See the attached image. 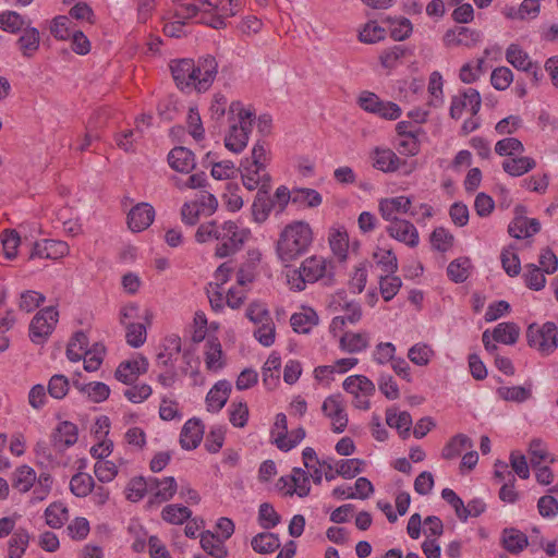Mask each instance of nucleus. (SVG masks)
I'll return each instance as SVG.
<instances>
[{
	"label": "nucleus",
	"mask_w": 558,
	"mask_h": 558,
	"mask_svg": "<svg viewBox=\"0 0 558 558\" xmlns=\"http://www.w3.org/2000/svg\"><path fill=\"white\" fill-rule=\"evenodd\" d=\"M126 329L125 338L128 344L133 348L142 347L147 337L146 325L140 322L123 325Z\"/></svg>",
	"instance_id": "62"
},
{
	"label": "nucleus",
	"mask_w": 558,
	"mask_h": 558,
	"mask_svg": "<svg viewBox=\"0 0 558 558\" xmlns=\"http://www.w3.org/2000/svg\"><path fill=\"white\" fill-rule=\"evenodd\" d=\"M472 270L471 259L469 257H459L449 264L447 274L450 279H468L472 276Z\"/></svg>",
	"instance_id": "63"
},
{
	"label": "nucleus",
	"mask_w": 558,
	"mask_h": 558,
	"mask_svg": "<svg viewBox=\"0 0 558 558\" xmlns=\"http://www.w3.org/2000/svg\"><path fill=\"white\" fill-rule=\"evenodd\" d=\"M333 260L322 255L306 257L299 268V279H331L336 276Z\"/></svg>",
	"instance_id": "11"
},
{
	"label": "nucleus",
	"mask_w": 558,
	"mask_h": 558,
	"mask_svg": "<svg viewBox=\"0 0 558 558\" xmlns=\"http://www.w3.org/2000/svg\"><path fill=\"white\" fill-rule=\"evenodd\" d=\"M361 317L362 311L360 305L349 303L343 315L332 318L329 330L333 337H338L343 331L347 323L354 325L360 322Z\"/></svg>",
	"instance_id": "36"
},
{
	"label": "nucleus",
	"mask_w": 558,
	"mask_h": 558,
	"mask_svg": "<svg viewBox=\"0 0 558 558\" xmlns=\"http://www.w3.org/2000/svg\"><path fill=\"white\" fill-rule=\"evenodd\" d=\"M481 33L464 26L449 29L444 35V44L448 48H472L481 41Z\"/></svg>",
	"instance_id": "18"
},
{
	"label": "nucleus",
	"mask_w": 558,
	"mask_h": 558,
	"mask_svg": "<svg viewBox=\"0 0 558 558\" xmlns=\"http://www.w3.org/2000/svg\"><path fill=\"white\" fill-rule=\"evenodd\" d=\"M155 209L148 203H138L128 214V226L133 232L146 230L155 219Z\"/></svg>",
	"instance_id": "21"
},
{
	"label": "nucleus",
	"mask_w": 558,
	"mask_h": 558,
	"mask_svg": "<svg viewBox=\"0 0 558 558\" xmlns=\"http://www.w3.org/2000/svg\"><path fill=\"white\" fill-rule=\"evenodd\" d=\"M357 105L362 110L389 121H395L402 114L398 104L381 100L375 93L368 90L359 95Z\"/></svg>",
	"instance_id": "8"
},
{
	"label": "nucleus",
	"mask_w": 558,
	"mask_h": 558,
	"mask_svg": "<svg viewBox=\"0 0 558 558\" xmlns=\"http://www.w3.org/2000/svg\"><path fill=\"white\" fill-rule=\"evenodd\" d=\"M277 488L283 496L296 495L304 498L311 493L310 474L301 468H293L289 476L278 480Z\"/></svg>",
	"instance_id": "12"
},
{
	"label": "nucleus",
	"mask_w": 558,
	"mask_h": 558,
	"mask_svg": "<svg viewBox=\"0 0 558 558\" xmlns=\"http://www.w3.org/2000/svg\"><path fill=\"white\" fill-rule=\"evenodd\" d=\"M269 161V150L263 143H256L250 157L242 159L240 172L243 185L250 190L266 192L270 187V175L266 167Z\"/></svg>",
	"instance_id": "4"
},
{
	"label": "nucleus",
	"mask_w": 558,
	"mask_h": 558,
	"mask_svg": "<svg viewBox=\"0 0 558 558\" xmlns=\"http://www.w3.org/2000/svg\"><path fill=\"white\" fill-rule=\"evenodd\" d=\"M181 353V338L171 335L162 344V350L157 355V365L162 367L173 366Z\"/></svg>",
	"instance_id": "33"
},
{
	"label": "nucleus",
	"mask_w": 558,
	"mask_h": 558,
	"mask_svg": "<svg viewBox=\"0 0 558 558\" xmlns=\"http://www.w3.org/2000/svg\"><path fill=\"white\" fill-rule=\"evenodd\" d=\"M520 328L511 322L500 323L493 330V339L504 344H514L518 341Z\"/></svg>",
	"instance_id": "49"
},
{
	"label": "nucleus",
	"mask_w": 558,
	"mask_h": 558,
	"mask_svg": "<svg viewBox=\"0 0 558 558\" xmlns=\"http://www.w3.org/2000/svg\"><path fill=\"white\" fill-rule=\"evenodd\" d=\"M204 436V426L197 418L187 420L180 433V445L185 450L195 449Z\"/></svg>",
	"instance_id": "26"
},
{
	"label": "nucleus",
	"mask_w": 558,
	"mask_h": 558,
	"mask_svg": "<svg viewBox=\"0 0 558 558\" xmlns=\"http://www.w3.org/2000/svg\"><path fill=\"white\" fill-rule=\"evenodd\" d=\"M169 166L178 171L189 173L195 167L193 153L185 147H174L168 155Z\"/></svg>",
	"instance_id": "32"
},
{
	"label": "nucleus",
	"mask_w": 558,
	"mask_h": 558,
	"mask_svg": "<svg viewBox=\"0 0 558 558\" xmlns=\"http://www.w3.org/2000/svg\"><path fill=\"white\" fill-rule=\"evenodd\" d=\"M229 421L234 427H244L248 420V407L246 402L232 401L228 409Z\"/></svg>",
	"instance_id": "64"
},
{
	"label": "nucleus",
	"mask_w": 558,
	"mask_h": 558,
	"mask_svg": "<svg viewBox=\"0 0 558 558\" xmlns=\"http://www.w3.org/2000/svg\"><path fill=\"white\" fill-rule=\"evenodd\" d=\"M22 35L19 37L16 44L24 57H32L39 49L40 34L39 31L31 24L21 31Z\"/></svg>",
	"instance_id": "38"
},
{
	"label": "nucleus",
	"mask_w": 558,
	"mask_h": 558,
	"mask_svg": "<svg viewBox=\"0 0 558 558\" xmlns=\"http://www.w3.org/2000/svg\"><path fill=\"white\" fill-rule=\"evenodd\" d=\"M558 268V258L551 250H544L539 255V266L530 264L526 269L531 276V279H537L544 277V275H551Z\"/></svg>",
	"instance_id": "34"
},
{
	"label": "nucleus",
	"mask_w": 558,
	"mask_h": 558,
	"mask_svg": "<svg viewBox=\"0 0 558 558\" xmlns=\"http://www.w3.org/2000/svg\"><path fill=\"white\" fill-rule=\"evenodd\" d=\"M523 206L515 207V217L508 227V232L515 239H526L533 236L541 230V223L535 218H526Z\"/></svg>",
	"instance_id": "16"
},
{
	"label": "nucleus",
	"mask_w": 558,
	"mask_h": 558,
	"mask_svg": "<svg viewBox=\"0 0 558 558\" xmlns=\"http://www.w3.org/2000/svg\"><path fill=\"white\" fill-rule=\"evenodd\" d=\"M281 359L277 352H271L262 368L263 384L268 390L275 389L280 380Z\"/></svg>",
	"instance_id": "35"
},
{
	"label": "nucleus",
	"mask_w": 558,
	"mask_h": 558,
	"mask_svg": "<svg viewBox=\"0 0 558 558\" xmlns=\"http://www.w3.org/2000/svg\"><path fill=\"white\" fill-rule=\"evenodd\" d=\"M230 281H209L207 295L213 310L221 311L227 304L228 284Z\"/></svg>",
	"instance_id": "41"
},
{
	"label": "nucleus",
	"mask_w": 558,
	"mask_h": 558,
	"mask_svg": "<svg viewBox=\"0 0 558 558\" xmlns=\"http://www.w3.org/2000/svg\"><path fill=\"white\" fill-rule=\"evenodd\" d=\"M87 345V336L83 331L75 332L66 348L68 359L72 362H78L83 357V354L86 353Z\"/></svg>",
	"instance_id": "56"
},
{
	"label": "nucleus",
	"mask_w": 558,
	"mask_h": 558,
	"mask_svg": "<svg viewBox=\"0 0 558 558\" xmlns=\"http://www.w3.org/2000/svg\"><path fill=\"white\" fill-rule=\"evenodd\" d=\"M31 21L14 11H4L0 14V28L15 34L24 29Z\"/></svg>",
	"instance_id": "52"
},
{
	"label": "nucleus",
	"mask_w": 558,
	"mask_h": 558,
	"mask_svg": "<svg viewBox=\"0 0 558 558\" xmlns=\"http://www.w3.org/2000/svg\"><path fill=\"white\" fill-rule=\"evenodd\" d=\"M241 8V0H201L199 23L215 29L223 28L227 20L236 15Z\"/></svg>",
	"instance_id": "6"
},
{
	"label": "nucleus",
	"mask_w": 558,
	"mask_h": 558,
	"mask_svg": "<svg viewBox=\"0 0 558 558\" xmlns=\"http://www.w3.org/2000/svg\"><path fill=\"white\" fill-rule=\"evenodd\" d=\"M434 356V349L425 342H417L408 350V359L417 366L428 365Z\"/></svg>",
	"instance_id": "51"
},
{
	"label": "nucleus",
	"mask_w": 558,
	"mask_h": 558,
	"mask_svg": "<svg viewBox=\"0 0 558 558\" xmlns=\"http://www.w3.org/2000/svg\"><path fill=\"white\" fill-rule=\"evenodd\" d=\"M251 545L256 553L270 554L280 547V539L275 533L263 532L253 537Z\"/></svg>",
	"instance_id": "50"
},
{
	"label": "nucleus",
	"mask_w": 558,
	"mask_h": 558,
	"mask_svg": "<svg viewBox=\"0 0 558 558\" xmlns=\"http://www.w3.org/2000/svg\"><path fill=\"white\" fill-rule=\"evenodd\" d=\"M497 393L506 401L524 402L532 396V385L500 387L497 389Z\"/></svg>",
	"instance_id": "55"
},
{
	"label": "nucleus",
	"mask_w": 558,
	"mask_h": 558,
	"mask_svg": "<svg viewBox=\"0 0 558 558\" xmlns=\"http://www.w3.org/2000/svg\"><path fill=\"white\" fill-rule=\"evenodd\" d=\"M95 487V482L92 475L87 473H77L72 476L70 481V490L76 497L83 498L88 496Z\"/></svg>",
	"instance_id": "54"
},
{
	"label": "nucleus",
	"mask_w": 558,
	"mask_h": 558,
	"mask_svg": "<svg viewBox=\"0 0 558 558\" xmlns=\"http://www.w3.org/2000/svg\"><path fill=\"white\" fill-rule=\"evenodd\" d=\"M251 231L228 220L221 223L211 220L199 225L195 233L198 243L216 241L215 256L227 258L236 254L250 239Z\"/></svg>",
	"instance_id": "1"
},
{
	"label": "nucleus",
	"mask_w": 558,
	"mask_h": 558,
	"mask_svg": "<svg viewBox=\"0 0 558 558\" xmlns=\"http://www.w3.org/2000/svg\"><path fill=\"white\" fill-rule=\"evenodd\" d=\"M148 369V362L144 356H137L134 360L122 362L117 371L116 378L126 385L132 384L142 374Z\"/></svg>",
	"instance_id": "25"
},
{
	"label": "nucleus",
	"mask_w": 558,
	"mask_h": 558,
	"mask_svg": "<svg viewBox=\"0 0 558 558\" xmlns=\"http://www.w3.org/2000/svg\"><path fill=\"white\" fill-rule=\"evenodd\" d=\"M38 476L35 470L26 464L15 469L12 475V486L22 494L28 493L35 485Z\"/></svg>",
	"instance_id": "37"
},
{
	"label": "nucleus",
	"mask_w": 558,
	"mask_h": 558,
	"mask_svg": "<svg viewBox=\"0 0 558 558\" xmlns=\"http://www.w3.org/2000/svg\"><path fill=\"white\" fill-rule=\"evenodd\" d=\"M482 106V98L480 93L469 87L463 92L452 96L450 102L449 114L452 119L459 120L463 112H469L471 116H476Z\"/></svg>",
	"instance_id": "13"
},
{
	"label": "nucleus",
	"mask_w": 558,
	"mask_h": 558,
	"mask_svg": "<svg viewBox=\"0 0 558 558\" xmlns=\"http://www.w3.org/2000/svg\"><path fill=\"white\" fill-rule=\"evenodd\" d=\"M288 432L287 416L283 413H278L275 418L274 427L270 432L272 442L278 449L282 451L291 450V445H287L284 440V434Z\"/></svg>",
	"instance_id": "57"
},
{
	"label": "nucleus",
	"mask_w": 558,
	"mask_h": 558,
	"mask_svg": "<svg viewBox=\"0 0 558 558\" xmlns=\"http://www.w3.org/2000/svg\"><path fill=\"white\" fill-rule=\"evenodd\" d=\"M204 361L206 369L218 373L226 366V356L218 338L208 337L204 344Z\"/></svg>",
	"instance_id": "24"
},
{
	"label": "nucleus",
	"mask_w": 558,
	"mask_h": 558,
	"mask_svg": "<svg viewBox=\"0 0 558 558\" xmlns=\"http://www.w3.org/2000/svg\"><path fill=\"white\" fill-rule=\"evenodd\" d=\"M45 521L51 529H61L69 520V509L61 501L50 504L44 512Z\"/></svg>",
	"instance_id": "39"
},
{
	"label": "nucleus",
	"mask_w": 558,
	"mask_h": 558,
	"mask_svg": "<svg viewBox=\"0 0 558 558\" xmlns=\"http://www.w3.org/2000/svg\"><path fill=\"white\" fill-rule=\"evenodd\" d=\"M201 546L214 558H225L228 555V550L225 546V539L215 535L210 531H206L201 534Z\"/></svg>",
	"instance_id": "43"
},
{
	"label": "nucleus",
	"mask_w": 558,
	"mask_h": 558,
	"mask_svg": "<svg viewBox=\"0 0 558 558\" xmlns=\"http://www.w3.org/2000/svg\"><path fill=\"white\" fill-rule=\"evenodd\" d=\"M70 247L66 242L61 240L45 239L34 243L29 258L58 259L68 255Z\"/></svg>",
	"instance_id": "17"
},
{
	"label": "nucleus",
	"mask_w": 558,
	"mask_h": 558,
	"mask_svg": "<svg viewBox=\"0 0 558 558\" xmlns=\"http://www.w3.org/2000/svg\"><path fill=\"white\" fill-rule=\"evenodd\" d=\"M58 318L59 313L54 307L48 306L40 310L29 324V338L32 342L35 344L45 343L54 330Z\"/></svg>",
	"instance_id": "10"
},
{
	"label": "nucleus",
	"mask_w": 558,
	"mask_h": 558,
	"mask_svg": "<svg viewBox=\"0 0 558 558\" xmlns=\"http://www.w3.org/2000/svg\"><path fill=\"white\" fill-rule=\"evenodd\" d=\"M322 202V195L314 189L298 187L292 190V204L294 205L303 208H315Z\"/></svg>",
	"instance_id": "44"
},
{
	"label": "nucleus",
	"mask_w": 558,
	"mask_h": 558,
	"mask_svg": "<svg viewBox=\"0 0 558 558\" xmlns=\"http://www.w3.org/2000/svg\"><path fill=\"white\" fill-rule=\"evenodd\" d=\"M29 542L27 531L20 529L9 541V558H22Z\"/></svg>",
	"instance_id": "61"
},
{
	"label": "nucleus",
	"mask_w": 558,
	"mask_h": 558,
	"mask_svg": "<svg viewBox=\"0 0 558 558\" xmlns=\"http://www.w3.org/2000/svg\"><path fill=\"white\" fill-rule=\"evenodd\" d=\"M386 423L396 428L401 436L407 437L412 426V417L405 411L397 413L389 409L386 412Z\"/></svg>",
	"instance_id": "53"
},
{
	"label": "nucleus",
	"mask_w": 558,
	"mask_h": 558,
	"mask_svg": "<svg viewBox=\"0 0 558 558\" xmlns=\"http://www.w3.org/2000/svg\"><path fill=\"white\" fill-rule=\"evenodd\" d=\"M427 92L429 95L428 106L439 108L444 105V80L438 71L430 73L428 78Z\"/></svg>",
	"instance_id": "47"
},
{
	"label": "nucleus",
	"mask_w": 558,
	"mask_h": 558,
	"mask_svg": "<svg viewBox=\"0 0 558 558\" xmlns=\"http://www.w3.org/2000/svg\"><path fill=\"white\" fill-rule=\"evenodd\" d=\"M472 440L464 434H458L450 438L441 451V457L446 460L458 458L463 450L472 448Z\"/></svg>",
	"instance_id": "46"
},
{
	"label": "nucleus",
	"mask_w": 558,
	"mask_h": 558,
	"mask_svg": "<svg viewBox=\"0 0 558 558\" xmlns=\"http://www.w3.org/2000/svg\"><path fill=\"white\" fill-rule=\"evenodd\" d=\"M192 515V511L181 505H167L161 511L163 521L170 524H182Z\"/></svg>",
	"instance_id": "58"
},
{
	"label": "nucleus",
	"mask_w": 558,
	"mask_h": 558,
	"mask_svg": "<svg viewBox=\"0 0 558 558\" xmlns=\"http://www.w3.org/2000/svg\"><path fill=\"white\" fill-rule=\"evenodd\" d=\"M328 243L332 254L338 258L339 264L344 263L349 252V235L345 228L342 226L330 228Z\"/></svg>",
	"instance_id": "29"
},
{
	"label": "nucleus",
	"mask_w": 558,
	"mask_h": 558,
	"mask_svg": "<svg viewBox=\"0 0 558 558\" xmlns=\"http://www.w3.org/2000/svg\"><path fill=\"white\" fill-rule=\"evenodd\" d=\"M372 165L383 172H395L400 168L401 159L390 148L376 147L371 154Z\"/></svg>",
	"instance_id": "30"
},
{
	"label": "nucleus",
	"mask_w": 558,
	"mask_h": 558,
	"mask_svg": "<svg viewBox=\"0 0 558 558\" xmlns=\"http://www.w3.org/2000/svg\"><path fill=\"white\" fill-rule=\"evenodd\" d=\"M228 113L230 126L225 137V145L229 150L239 154L247 145L255 113L240 101L231 102Z\"/></svg>",
	"instance_id": "5"
},
{
	"label": "nucleus",
	"mask_w": 558,
	"mask_h": 558,
	"mask_svg": "<svg viewBox=\"0 0 558 558\" xmlns=\"http://www.w3.org/2000/svg\"><path fill=\"white\" fill-rule=\"evenodd\" d=\"M527 536L517 529H505L502 532L504 548L511 553H521L527 546Z\"/></svg>",
	"instance_id": "45"
},
{
	"label": "nucleus",
	"mask_w": 558,
	"mask_h": 558,
	"mask_svg": "<svg viewBox=\"0 0 558 558\" xmlns=\"http://www.w3.org/2000/svg\"><path fill=\"white\" fill-rule=\"evenodd\" d=\"M342 388L353 396V405L360 410L371 408V397L374 396L376 388L374 383L364 375H351L342 383Z\"/></svg>",
	"instance_id": "9"
},
{
	"label": "nucleus",
	"mask_w": 558,
	"mask_h": 558,
	"mask_svg": "<svg viewBox=\"0 0 558 558\" xmlns=\"http://www.w3.org/2000/svg\"><path fill=\"white\" fill-rule=\"evenodd\" d=\"M231 392V384L228 380L217 381L206 396V404L208 411H220L228 401Z\"/></svg>",
	"instance_id": "31"
},
{
	"label": "nucleus",
	"mask_w": 558,
	"mask_h": 558,
	"mask_svg": "<svg viewBox=\"0 0 558 558\" xmlns=\"http://www.w3.org/2000/svg\"><path fill=\"white\" fill-rule=\"evenodd\" d=\"M33 493L31 495L29 502L32 505H36L46 500L51 492L52 487V477L48 473H41L38 476L35 485L33 486Z\"/></svg>",
	"instance_id": "59"
},
{
	"label": "nucleus",
	"mask_w": 558,
	"mask_h": 558,
	"mask_svg": "<svg viewBox=\"0 0 558 558\" xmlns=\"http://www.w3.org/2000/svg\"><path fill=\"white\" fill-rule=\"evenodd\" d=\"M387 232L391 238L410 247H415L420 241L415 226L404 219H395V221L390 222L387 227Z\"/></svg>",
	"instance_id": "22"
},
{
	"label": "nucleus",
	"mask_w": 558,
	"mask_h": 558,
	"mask_svg": "<svg viewBox=\"0 0 558 558\" xmlns=\"http://www.w3.org/2000/svg\"><path fill=\"white\" fill-rule=\"evenodd\" d=\"M149 504L160 505L173 498L178 492V483L173 476H149Z\"/></svg>",
	"instance_id": "15"
},
{
	"label": "nucleus",
	"mask_w": 558,
	"mask_h": 558,
	"mask_svg": "<svg viewBox=\"0 0 558 558\" xmlns=\"http://www.w3.org/2000/svg\"><path fill=\"white\" fill-rule=\"evenodd\" d=\"M170 69L180 89L206 92L216 78L218 63L214 57L206 56L199 58L197 63L192 59L174 60Z\"/></svg>",
	"instance_id": "2"
},
{
	"label": "nucleus",
	"mask_w": 558,
	"mask_h": 558,
	"mask_svg": "<svg viewBox=\"0 0 558 558\" xmlns=\"http://www.w3.org/2000/svg\"><path fill=\"white\" fill-rule=\"evenodd\" d=\"M412 201L408 196H397L385 198L379 202V211L387 221H395L398 215L407 214L411 207Z\"/></svg>",
	"instance_id": "27"
},
{
	"label": "nucleus",
	"mask_w": 558,
	"mask_h": 558,
	"mask_svg": "<svg viewBox=\"0 0 558 558\" xmlns=\"http://www.w3.org/2000/svg\"><path fill=\"white\" fill-rule=\"evenodd\" d=\"M290 323L295 332L307 333L318 324V316L315 311L308 308L301 313H294Z\"/></svg>",
	"instance_id": "48"
},
{
	"label": "nucleus",
	"mask_w": 558,
	"mask_h": 558,
	"mask_svg": "<svg viewBox=\"0 0 558 558\" xmlns=\"http://www.w3.org/2000/svg\"><path fill=\"white\" fill-rule=\"evenodd\" d=\"M506 60L517 70L531 73L535 80H538V74L541 73L539 66L531 60L529 53L519 45L511 44L508 46Z\"/></svg>",
	"instance_id": "20"
},
{
	"label": "nucleus",
	"mask_w": 558,
	"mask_h": 558,
	"mask_svg": "<svg viewBox=\"0 0 558 558\" xmlns=\"http://www.w3.org/2000/svg\"><path fill=\"white\" fill-rule=\"evenodd\" d=\"M527 343L543 355H549L558 347V328L554 323L539 326L532 324L526 331Z\"/></svg>",
	"instance_id": "7"
},
{
	"label": "nucleus",
	"mask_w": 558,
	"mask_h": 558,
	"mask_svg": "<svg viewBox=\"0 0 558 558\" xmlns=\"http://www.w3.org/2000/svg\"><path fill=\"white\" fill-rule=\"evenodd\" d=\"M258 276H268L267 267L263 262L262 252L258 248H250L239 266L238 279H253Z\"/></svg>",
	"instance_id": "19"
},
{
	"label": "nucleus",
	"mask_w": 558,
	"mask_h": 558,
	"mask_svg": "<svg viewBox=\"0 0 558 558\" xmlns=\"http://www.w3.org/2000/svg\"><path fill=\"white\" fill-rule=\"evenodd\" d=\"M314 242V231L304 220L286 225L276 242V254L282 263H290L305 254Z\"/></svg>",
	"instance_id": "3"
},
{
	"label": "nucleus",
	"mask_w": 558,
	"mask_h": 558,
	"mask_svg": "<svg viewBox=\"0 0 558 558\" xmlns=\"http://www.w3.org/2000/svg\"><path fill=\"white\" fill-rule=\"evenodd\" d=\"M338 337L339 348L347 353H360L369 347V333L366 331H342Z\"/></svg>",
	"instance_id": "28"
},
{
	"label": "nucleus",
	"mask_w": 558,
	"mask_h": 558,
	"mask_svg": "<svg viewBox=\"0 0 558 558\" xmlns=\"http://www.w3.org/2000/svg\"><path fill=\"white\" fill-rule=\"evenodd\" d=\"M322 411L330 420L331 429L335 433H342L348 426V414L345 404L341 395H331L327 397L322 405Z\"/></svg>",
	"instance_id": "14"
},
{
	"label": "nucleus",
	"mask_w": 558,
	"mask_h": 558,
	"mask_svg": "<svg viewBox=\"0 0 558 558\" xmlns=\"http://www.w3.org/2000/svg\"><path fill=\"white\" fill-rule=\"evenodd\" d=\"M73 385L82 393L86 395L90 401L96 403L107 400L110 395L109 386L100 381H94L88 384L74 381Z\"/></svg>",
	"instance_id": "42"
},
{
	"label": "nucleus",
	"mask_w": 558,
	"mask_h": 558,
	"mask_svg": "<svg viewBox=\"0 0 558 558\" xmlns=\"http://www.w3.org/2000/svg\"><path fill=\"white\" fill-rule=\"evenodd\" d=\"M78 438L77 426L69 421L60 422L51 434V444L57 451H63L73 446Z\"/></svg>",
	"instance_id": "23"
},
{
	"label": "nucleus",
	"mask_w": 558,
	"mask_h": 558,
	"mask_svg": "<svg viewBox=\"0 0 558 558\" xmlns=\"http://www.w3.org/2000/svg\"><path fill=\"white\" fill-rule=\"evenodd\" d=\"M390 36L398 41L407 39L413 31L412 23L407 17L387 19Z\"/></svg>",
	"instance_id": "60"
},
{
	"label": "nucleus",
	"mask_w": 558,
	"mask_h": 558,
	"mask_svg": "<svg viewBox=\"0 0 558 558\" xmlns=\"http://www.w3.org/2000/svg\"><path fill=\"white\" fill-rule=\"evenodd\" d=\"M536 167V161L532 157L521 156L508 158L502 161V169L511 177H521Z\"/></svg>",
	"instance_id": "40"
}]
</instances>
